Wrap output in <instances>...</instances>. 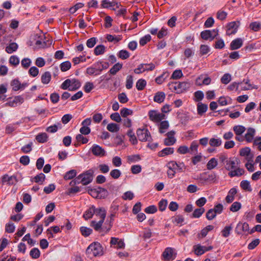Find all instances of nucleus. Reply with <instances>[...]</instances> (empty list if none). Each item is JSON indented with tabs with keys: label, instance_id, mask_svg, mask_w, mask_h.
<instances>
[{
	"label": "nucleus",
	"instance_id": "1",
	"mask_svg": "<svg viewBox=\"0 0 261 261\" xmlns=\"http://www.w3.org/2000/svg\"><path fill=\"white\" fill-rule=\"evenodd\" d=\"M94 171L90 169L82 174L79 175L75 179V184L81 183L83 185H87L90 184L93 180Z\"/></svg>",
	"mask_w": 261,
	"mask_h": 261
},
{
	"label": "nucleus",
	"instance_id": "2",
	"mask_svg": "<svg viewBox=\"0 0 261 261\" xmlns=\"http://www.w3.org/2000/svg\"><path fill=\"white\" fill-rule=\"evenodd\" d=\"M86 253L90 257L101 256L103 254L102 247L99 243H93L87 248Z\"/></svg>",
	"mask_w": 261,
	"mask_h": 261
},
{
	"label": "nucleus",
	"instance_id": "3",
	"mask_svg": "<svg viewBox=\"0 0 261 261\" xmlns=\"http://www.w3.org/2000/svg\"><path fill=\"white\" fill-rule=\"evenodd\" d=\"M176 250L172 247H167L161 255V258L164 261H171L175 259L177 256Z\"/></svg>",
	"mask_w": 261,
	"mask_h": 261
},
{
	"label": "nucleus",
	"instance_id": "4",
	"mask_svg": "<svg viewBox=\"0 0 261 261\" xmlns=\"http://www.w3.org/2000/svg\"><path fill=\"white\" fill-rule=\"evenodd\" d=\"M149 119L153 122L159 123L165 119V115L156 110H150L148 112Z\"/></svg>",
	"mask_w": 261,
	"mask_h": 261
},
{
	"label": "nucleus",
	"instance_id": "5",
	"mask_svg": "<svg viewBox=\"0 0 261 261\" xmlns=\"http://www.w3.org/2000/svg\"><path fill=\"white\" fill-rule=\"evenodd\" d=\"M137 135L140 141H149L151 139L150 133L147 129H138Z\"/></svg>",
	"mask_w": 261,
	"mask_h": 261
},
{
	"label": "nucleus",
	"instance_id": "6",
	"mask_svg": "<svg viewBox=\"0 0 261 261\" xmlns=\"http://www.w3.org/2000/svg\"><path fill=\"white\" fill-rule=\"evenodd\" d=\"M155 68V66L152 63L150 64H141L138 67L134 69V72L136 74L141 73L145 71H151Z\"/></svg>",
	"mask_w": 261,
	"mask_h": 261
},
{
	"label": "nucleus",
	"instance_id": "7",
	"mask_svg": "<svg viewBox=\"0 0 261 261\" xmlns=\"http://www.w3.org/2000/svg\"><path fill=\"white\" fill-rule=\"evenodd\" d=\"M239 164V161L237 158H230L226 160L225 168L227 170L230 171L237 167Z\"/></svg>",
	"mask_w": 261,
	"mask_h": 261
},
{
	"label": "nucleus",
	"instance_id": "8",
	"mask_svg": "<svg viewBox=\"0 0 261 261\" xmlns=\"http://www.w3.org/2000/svg\"><path fill=\"white\" fill-rule=\"evenodd\" d=\"M218 35V31L216 30H205L201 32L200 34L201 37L204 40H213Z\"/></svg>",
	"mask_w": 261,
	"mask_h": 261
},
{
	"label": "nucleus",
	"instance_id": "9",
	"mask_svg": "<svg viewBox=\"0 0 261 261\" xmlns=\"http://www.w3.org/2000/svg\"><path fill=\"white\" fill-rule=\"evenodd\" d=\"M23 98L21 96H16L12 99H11L3 105V107H15L23 103Z\"/></svg>",
	"mask_w": 261,
	"mask_h": 261
},
{
	"label": "nucleus",
	"instance_id": "10",
	"mask_svg": "<svg viewBox=\"0 0 261 261\" xmlns=\"http://www.w3.org/2000/svg\"><path fill=\"white\" fill-rule=\"evenodd\" d=\"M167 167L168 168L167 171L168 176L170 178H172L176 171L178 170V166L176 162L171 161L168 163L167 164Z\"/></svg>",
	"mask_w": 261,
	"mask_h": 261
},
{
	"label": "nucleus",
	"instance_id": "11",
	"mask_svg": "<svg viewBox=\"0 0 261 261\" xmlns=\"http://www.w3.org/2000/svg\"><path fill=\"white\" fill-rule=\"evenodd\" d=\"M90 150L93 154L96 156L101 157L106 154V151L104 149L97 144H93L90 148Z\"/></svg>",
	"mask_w": 261,
	"mask_h": 261
},
{
	"label": "nucleus",
	"instance_id": "12",
	"mask_svg": "<svg viewBox=\"0 0 261 261\" xmlns=\"http://www.w3.org/2000/svg\"><path fill=\"white\" fill-rule=\"evenodd\" d=\"M17 179L15 176H9L8 174L4 175L2 178V184H7L9 186L15 185L17 183Z\"/></svg>",
	"mask_w": 261,
	"mask_h": 261
},
{
	"label": "nucleus",
	"instance_id": "13",
	"mask_svg": "<svg viewBox=\"0 0 261 261\" xmlns=\"http://www.w3.org/2000/svg\"><path fill=\"white\" fill-rule=\"evenodd\" d=\"M239 25V22L232 21L229 23L227 25L226 31L227 35L230 36L234 34L237 32V29Z\"/></svg>",
	"mask_w": 261,
	"mask_h": 261
},
{
	"label": "nucleus",
	"instance_id": "14",
	"mask_svg": "<svg viewBox=\"0 0 261 261\" xmlns=\"http://www.w3.org/2000/svg\"><path fill=\"white\" fill-rule=\"evenodd\" d=\"M255 129L252 127H249L247 129V132L245 134L244 138L246 141L250 143L254 140V137L255 135Z\"/></svg>",
	"mask_w": 261,
	"mask_h": 261
},
{
	"label": "nucleus",
	"instance_id": "15",
	"mask_svg": "<svg viewBox=\"0 0 261 261\" xmlns=\"http://www.w3.org/2000/svg\"><path fill=\"white\" fill-rule=\"evenodd\" d=\"M240 154L244 156L246 160L248 162H251L253 158V155L251 153V149L249 147L241 149L240 151Z\"/></svg>",
	"mask_w": 261,
	"mask_h": 261
},
{
	"label": "nucleus",
	"instance_id": "16",
	"mask_svg": "<svg viewBox=\"0 0 261 261\" xmlns=\"http://www.w3.org/2000/svg\"><path fill=\"white\" fill-rule=\"evenodd\" d=\"M175 133L174 131L172 130L167 133V138L164 139V144L167 146L173 145L176 141L174 138Z\"/></svg>",
	"mask_w": 261,
	"mask_h": 261
},
{
	"label": "nucleus",
	"instance_id": "17",
	"mask_svg": "<svg viewBox=\"0 0 261 261\" xmlns=\"http://www.w3.org/2000/svg\"><path fill=\"white\" fill-rule=\"evenodd\" d=\"M249 227L248 223H239L235 229V231L238 234H242V232H246L249 231Z\"/></svg>",
	"mask_w": 261,
	"mask_h": 261
},
{
	"label": "nucleus",
	"instance_id": "18",
	"mask_svg": "<svg viewBox=\"0 0 261 261\" xmlns=\"http://www.w3.org/2000/svg\"><path fill=\"white\" fill-rule=\"evenodd\" d=\"M237 193V190L236 188H231L228 192L227 196L225 198L226 201L230 203L234 200V197Z\"/></svg>",
	"mask_w": 261,
	"mask_h": 261
},
{
	"label": "nucleus",
	"instance_id": "19",
	"mask_svg": "<svg viewBox=\"0 0 261 261\" xmlns=\"http://www.w3.org/2000/svg\"><path fill=\"white\" fill-rule=\"evenodd\" d=\"M243 45V40L241 38H237L233 40L230 43V49L236 50L240 48Z\"/></svg>",
	"mask_w": 261,
	"mask_h": 261
},
{
	"label": "nucleus",
	"instance_id": "20",
	"mask_svg": "<svg viewBox=\"0 0 261 261\" xmlns=\"http://www.w3.org/2000/svg\"><path fill=\"white\" fill-rule=\"evenodd\" d=\"M169 89L173 92L178 93L179 91V82L171 81L168 84Z\"/></svg>",
	"mask_w": 261,
	"mask_h": 261
},
{
	"label": "nucleus",
	"instance_id": "21",
	"mask_svg": "<svg viewBox=\"0 0 261 261\" xmlns=\"http://www.w3.org/2000/svg\"><path fill=\"white\" fill-rule=\"evenodd\" d=\"M94 214L99 217L100 220H105L106 216V210L103 207L96 208L95 207Z\"/></svg>",
	"mask_w": 261,
	"mask_h": 261
},
{
	"label": "nucleus",
	"instance_id": "22",
	"mask_svg": "<svg viewBox=\"0 0 261 261\" xmlns=\"http://www.w3.org/2000/svg\"><path fill=\"white\" fill-rule=\"evenodd\" d=\"M159 132L161 134L165 133L169 127V122L167 121L164 120L161 121L159 124Z\"/></svg>",
	"mask_w": 261,
	"mask_h": 261
},
{
	"label": "nucleus",
	"instance_id": "23",
	"mask_svg": "<svg viewBox=\"0 0 261 261\" xmlns=\"http://www.w3.org/2000/svg\"><path fill=\"white\" fill-rule=\"evenodd\" d=\"M244 170L243 169L236 167L233 170L230 171L228 173V175L230 177L239 176L243 174Z\"/></svg>",
	"mask_w": 261,
	"mask_h": 261
},
{
	"label": "nucleus",
	"instance_id": "24",
	"mask_svg": "<svg viewBox=\"0 0 261 261\" xmlns=\"http://www.w3.org/2000/svg\"><path fill=\"white\" fill-rule=\"evenodd\" d=\"M95 206L92 205L89 207L83 215V217L86 219H89L92 218L95 212Z\"/></svg>",
	"mask_w": 261,
	"mask_h": 261
},
{
	"label": "nucleus",
	"instance_id": "25",
	"mask_svg": "<svg viewBox=\"0 0 261 261\" xmlns=\"http://www.w3.org/2000/svg\"><path fill=\"white\" fill-rule=\"evenodd\" d=\"M111 244L112 245H116V247L117 248H123L124 247L125 245L122 240H119L118 239L116 238H111Z\"/></svg>",
	"mask_w": 261,
	"mask_h": 261
},
{
	"label": "nucleus",
	"instance_id": "26",
	"mask_svg": "<svg viewBox=\"0 0 261 261\" xmlns=\"http://www.w3.org/2000/svg\"><path fill=\"white\" fill-rule=\"evenodd\" d=\"M103 221L104 220H100L98 222L93 220L91 222V226L93 227L96 231H100L101 229V226Z\"/></svg>",
	"mask_w": 261,
	"mask_h": 261
},
{
	"label": "nucleus",
	"instance_id": "27",
	"mask_svg": "<svg viewBox=\"0 0 261 261\" xmlns=\"http://www.w3.org/2000/svg\"><path fill=\"white\" fill-rule=\"evenodd\" d=\"M165 98V94L163 92H158L155 94L153 100L155 102L161 103L164 100Z\"/></svg>",
	"mask_w": 261,
	"mask_h": 261
},
{
	"label": "nucleus",
	"instance_id": "28",
	"mask_svg": "<svg viewBox=\"0 0 261 261\" xmlns=\"http://www.w3.org/2000/svg\"><path fill=\"white\" fill-rule=\"evenodd\" d=\"M51 77V73L49 71H46L41 76V82L44 84H47L50 81Z\"/></svg>",
	"mask_w": 261,
	"mask_h": 261
},
{
	"label": "nucleus",
	"instance_id": "29",
	"mask_svg": "<svg viewBox=\"0 0 261 261\" xmlns=\"http://www.w3.org/2000/svg\"><path fill=\"white\" fill-rule=\"evenodd\" d=\"M174 152V148L172 147H166L159 152L158 155L160 156H165L171 154Z\"/></svg>",
	"mask_w": 261,
	"mask_h": 261
},
{
	"label": "nucleus",
	"instance_id": "30",
	"mask_svg": "<svg viewBox=\"0 0 261 261\" xmlns=\"http://www.w3.org/2000/svg\"><path fill=\"white\" fill-rule=\"evenodd\" d=\"M207 109V105L206 104L199 102L197 105V112L198 114L200 115H202L204 113L206 112Z\"/></svg>",
	"mask_w": 261,
	"mask_h": 261
},
{
	"label": "nucleus",
	"instance_id": "31",
	"mask_svg": "<svg viewBox=\"0 0 261 261\" xmlns=\"http://www.w3.org/2000/svg\"><path fill=\"white\" fill-rule=\"evenodd\" d=\"M122 67V64L120 63H116L109 70V72L115 75Z\"/></svg>",
	"mask_w": 261,
	"mask_h": 261
},
{
	"label": "nucleus",
	"instance_id": "32",
	"mask_svg": "<svg viewBox=\"0 0 261 261\" xmlns=\"http://www.w3.org/2000/svg\"><path fill=\"white\" fill-rule=\"evenodd\" d=\"M218 165V161L215 158H212L207 163L206 168L208 170H212Z\"/></svg>",
	"mask_w": 261,
	"mask_h": 261
},
{
	"label": "nucleus",
	"instance_id": "33",
	"mask_svg": "<svg viewBox=\"0 0 261 261\" xmlns=\"http://www.w3.org/2000/svg\"><path fill=\"white\" fill-rule=\"evenodd\" d=\"M18 48V45L15 42L10 43L6 48V51L8 54H12Z\"/></svg>",
	"mask_w": 261,
	"mask_h": 261
},
{
	"label": "nucleus",
	"instance_id": "34",
	"mask_svg": "<svg viewBox=\"0 0 261 261\" xmlns=\"http://www.w3.org/2000/svg\"><path fill=\"white\" fill-rule=\"evenodd\" d=\"M233 130L236 135H242L246 130V128L243 125H235L233 127Z\"/></svg>",
	"mask_w": 261,
	"mask_h": 261
},
{
	"label": "nucleus",
	"instance_id": "35",
	"mask_svg": "<svg viewBox=\"0 0 261 261\" xmlns=\"http://www.w3.org/2000/svg\"><path fill=\"white\" fill-rule=\"evenodd\" d=\"M71 86L69 88V90L74 91L79 89L81 87V83L77 80L75 79H71Z\"/></svg>",
	"mask_w": 261,
	"mask_h": 261
},
{
	"label": "nucleus",
	"instance_id": "36",
	"mask_svg": "<svg viewBox=\"0 0 261 261\" xmlns=\"http://www.w3.org/2000/svg\"><path fill=\"white\" fill-rule=\"evenodd\" d=\"M47 138V135L45 133L39 134L36 137V140L39 143H44L46 142Z\"/></svg>",
	"mask_w": 261,
	"mask_h": 261
},
{
	"label": "nucleus",
	"instance_id": "37",
	"mask_svg": "<svg viewBox=\"0 0 261 261\" xmlns=\"http://www.w3.org/2000/svg\"><path fill=\"white\" fill-rule=\"evenodd\" d=\"M205 212L203 207H200L195 209L192 215V218H199Z\"/></svg>",
	"mask_w": 261,
	"mask_h": 261
},
{
	"label": "nucleus",
	"instance_id": "38",
	"mask_svg": "<svg viewBox=\"0 0 261 261\" xmlns=\"http://www.w3.org/2000/svg\"><path fill=\"white\" fill-rule=\"evenodd\" d=\"M169 73L168 72H166L162 74L160 76L156 77L155 79V82L158 84H162L165 80L169 76Z\"/></svg>",
	"mask_w": 261,
	"mask_h": 261
},
{
	"label": "nucleus",
	"instance_id": "39",
	"mask_svg": "<svg viewBox=\"0 0 261 261\" xmlns=\"http://www.w3.org/2000/svg\"><path fill=\"white\" fill-rule=\"evenodd\" d=\"M107 129L112 133L117 132L119 130L118 124L114 123H109L107 126Z\"/></svg>",
	"mask_w": 261,
	"mask_h": 261
},
{
	"label": "nucleus",
	"instance_id": "40",
	"mask_svg": "<svg viewBox=\"0 0 261 261\" xmlns=\"http://www.w3.org/2000/svg\"><path fill=\"white\" fill-rule=\"evenodd\" d=\"M204 97V94L201 91H197L194 94V100L196 102L201 101Z\"/></svg>",
	"mask_w": 261,
	"mask_h": 261
},
{
	"label": "nucleus",
	"instance_id": "41",
	"mask_svg": "<svg viewBox=\"0 0 261 261\" xmlns=\"http://www.w3.org/2000/svg\"><path fill=\"white\" fill-rule=\"evenodd\" d=\"M127 135L129 138V141L133 145H136L137 144V143H138L137 139L132 130H131V129L128 130L127 133Z\"/></svg>",
	"mask_w": 261,
	"mask_h": 261
},
{
	"label": "nucleus",
	"instance_id": "42",
	"mask_svg": "<svg viewBox=\"0 0 261 261\" xmlns=\"http://www.w3.org/2000/svg\"><path fill=\"white\" fill-rule=\"evenodd\" d=\"M211 50L210 47L207 45H201L199 48V53L201 56L208 54Z\"/></svg>",
	"mask_w": 261,
	"mask_h": 261
},
{
	"label": "nucleus",
	"instance_id": "43",
	"mask_svg": "<svg viewBox=\"0 0 261 261\" xmlns=\"http://www.w3.org/2000/svg\"><path fill=\"white\" fill-rule=\"evenodd\" d=\"M146 85V82L144 79H139L136 83V88L139 90L141 91L144 89Z\"/></svg>",
	"mask_w": 261,
	"mask_h": 261
},
{
	"label": "nucleus",
	"instance_id": "44",
	"mask_svg": "<svg viewBox=\"0 0 261 261\" xmlns=\"http://www.w3.org/2000/svg\"><path fill=\"white\" fill-rule=\"evenodd\" d=\"M106 50V47L103 45H97L94 49V54L96 56L104 54Z\"/></svg>",
	"mask_w": 261,
	"mask_h": 261
},
{
	"label": "nucleus",
	"instance_id": "45",
	"mask_svg": "<svg viewBox=\"0 0 261 261\" xmlns=\"http://www.w3.org/2000/svg\"><path fill=\"white\" fill-rule=\"evenodd\" d=\"M106 38L108 41L114 43L119 42L122 39L121 36H113L112 35H108Z\"/></svg>",
	"mask_w": 261,
	"mask_h": 261
},
{
	"label": "nucleus",
	"instance_id": "46",
	"mask_svg": "<svg viewBox=\"0 0 261 261\" xmlns=\"http://www.w3.org/2000/svg\"><path fill=\"white\" fill-rule=\"evenodd\" d=\"M76 175V172L75 170H71L67 172L64 176L65 180H69L74 177Z\"/></svg>",
	"mask_w": 261,
	"mask_h": 261
},
{
	"label": "nucleus",
	"instance_id": "47",
	"mask_svg": "<svg viewBox=\"0 0 261 261\" xmlns=\"http://www.w3.org/2000/svg\"><path fill=\"white\" fill-rule=\"evenodd\" d=\"M71 66V63L69 61H65L60 64V68L62 71L65 72L68 70Z\"/></svg>",
	"mask_w": 261,
	"mask_h": 261
},
{
	"label": "nucleus",
	"instance_id": "48",
	"mask_svg": "<svg viewBox=\"0 0 261 261\" xmlns=\"http://www.w3.org/2000/svg\"><path fill=\"white\" fill-rule=\"evenodd\" d=\"M232 229V226L231 225L225 226L221 231L222 236L225 238L228 237L229 236Z\"/></svg>",
	"mask_w": 261,
	"mask_h": 261
},
{
	"label": "nucleus",
	"instance_id": "49",
	"mask_svg": "<svg viewBox=\"0 0 261 261\" xmlns=\"http://www.w3.org/2000/svg\"><path fill=\"white\" fill-rule=\"evenodd\" d=\"M30 255L33 258L36 259L39 257L40 252L37 248H34L31 250Z\"/></svg>",
	"mask_w": 261,
	"mask_h": 261
},
{
	"label": "nucleus",
	"instance_id": "50",
	"mask_svg": "<svg viewBox=\"0 0 261 261\" xmlns=\"http://www.w3.org/2000/svg\"><path fill=\"white\" fill-rule=\"evenodd\" d=\"M240 186L243 190L248 191H251L252 190V189L250 185V182L247 180L242 181L240 184Z\"/></svg>",
	"mask_w": 261,
	"mask_h": 261
},
{
	"label": "nucleus",
	"instance_id": "51",
	"mask_svg": "<svg viewBox=\"0 0 261 261\" xmlns=\"http://www.w3.org/2000/svg\"><path fill=\"white\" fill-rule=\"evenodd\" d=\"M121 175V171L117 169H115L111 171L110 175L114 179H118Z\"/></svg>",
	"mask_w": 261,
	"mask_h": 261
},
{
	"label": "nucleus",
	"instance_id": "52",
	"mask_svg": "<svg viewBox=\"0 0 261 261\" xmlns=\"http://www.w3.org/2000/svg\"><path fill=\"white\" fill-rule=\"evenodd\" d=\"M249 28L252 30L257 32L261 29V24L258 22H253L250 24Z\"/></svg>",
	"mask_w": 261,
	"mask_h": 261
},
{
	"label": "nucleus",
	"instance_id": "53",
	"mask_svg": "<svg viewBox=\"0 0 261 261\" xmlns=\"http://www.w3.org/2000/svg\"><path fill=\"white\" fill-rule=\"evenodd\" d=\"M80 231L82 235L85 237L89 236L92 232V230L91 228L84 226L80 228Z\"/></svg>",
	"mask_w": 261,
	"mask_h": 261
},
{
	"label": "nucleus",
	"instance_id": "54",
	"mask_svg": "<svg viewBox=\"0 0 261 261\" xmlns=\"http://www.w3.org/2000/svg\"><path fill=\"white\" fill-rule=\"evenodd\" d=\"M133 77L131 75L127 76L126 79L125 87L127 89H130L133 87Z\"/></svg>",
	"mask_w": 261,
	"mask_h": 261
},
{
	"label": "nucleus",
	"instance_id": "55",
	"mask_svg": "<svg viewBox=\"0 0 261 261\" xmlns=\"http://www.w3.org/2000/svg\"><path fill=\"white\" fill-rule=\"evenodd\" d=\"M20 83L17 80H14L11 83V86L14 91H17L21 89Z\"/></svg>",
	"mask_w": 261,
	"mask_h": 261
},
{
	"label": "nucleus",
	"instance_id": "56",
	"mask_svg": "<svg viewBox=\"0 0 261 261\" xmlns=\"http://www.w3.org/2000/svg\"><path fill=\"white\" fill-rule=\"evenodd\" d=\"M119 58L125 60L129 57V53L126 50H121L117 54Z\"/></svg>",
	"mask_w": 261,
	"mask_h": 261
},
{
	"label": "nucleus",
	"instance_id": "57",
	"mask_svg": "<svg viewBox=\"0 0 261 261\" xmlns=\"http://www.w3.org/2000/svg\"><path fill=\"white\" fill-rule=\"evenodd\" d=\"M32 63V61L30 59L25 58L23 59L21 61V66L25 69L28 68Z\"/></svg>",
	"mask_w": 261,
	"mask_h": 261
},
{
	"label": "nucleus",
	"instance_id": "58",
	"mask_svg": "<svg viewBox=\"0 0 261 261\" xmlns=\"http://www.w3.org/2000/svg\"><path fill=\"white\" fill-rule=\"evenodd\" d=\"M209 143L212 146L218 147L221 145L222 141L220 139L212 138L210 139Z\"/></svg>",
	"mask_w": 261,
	"mask_h": 261
},
{
	"label": "nucleus",
	"instance_id": "59",
	"mask_svg": "<svg viewBox=\"0 0 261 261\" xmlns=\"http://www.w3.org/2000/svg\"><path fill=\"white\" fill-rule=\"evenodd\" d=\"M15 226L12 223L9 222L6 224L5 231L8 233H13L15 231Z\"/></svg>",
	"mask_w": 261,
	"mask_h": 261
},
{
	"label": "nucleus",
	"instance_id": "60",
	"mask_svg": "<svg viewBox=\"0 0 261 261\" xmlns=\"http://www.w3.org/2000/svg\"><path fill=\"white\" fill-rule=\"evenodd\" d=\"M227 15V12L221 10H219L216 14L217 18L221 20H224L226 18Z\"/></svg>",
	"mask_w": 261,
	"mask_h": 261
},
{
	"label": "nucleus",
	"instance_id": "61",
	"mask_svg": "<svg viewBox=\"0 0 261 261\" xmlns=\"http://www.w3.org/2000/svg\"><path fill=\"white\" fill-rule=\"evenodd\" d=\"M203 246L197 245L194 246L195 253L197 255H200L204 253Z\"/></svg>",
	"mask_w": 261,
	"mask_h": 261
},
{
	"label": "nucleus",
	"instance_id": "62",
	"mask_svg": "<svg viewBox=\"0 0 261 261\" xmlns=\"http://www.w3.org/2000/svg\"><path fill=\"white\" fill-rule=\"evenodd\" d=\"M84 6V4L82 3H79L76 4L73 7H71L69 11L70 13H74L78 9L82 8Z\"/></svg>",
	"mask_w": 261,
	"mask_h": 261
},
{
	"label": "nucleus",
	"instance_id": "63",
	"mask_svg": "<svg viewBox=\"0 0 261 261\" xmlns=\"http://www.w3.org/2000/svg\"><path fill=\"white\" fill-rule=\"evenodd\" d=\"M241 208V204L239 202H233L230 207V210L232 212H236Z\"/></svg>",
	"mask_w": 261,
	"mask_h": 261
},
{
	"label": "nucleus",
	"instance_id": "64",
	"mask_svg": "<svg viewBox=\"0 0 261 261\" xmlns=\"http://www.w3.org/2000/svg\"><path fill=\"white\" fill-rule=\"evenodd\" d=\"M9 63L12 65L16 66L19 63V59L16 56H12L9 59Z\"/></svg>",
	"mask_w": 261,
	"mask_h": 261
}]
</instances>
